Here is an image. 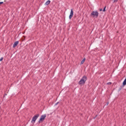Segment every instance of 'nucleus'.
<instances>
[{"label":"nucleus","instance_id":"ddd939ff","mask_svg":"<svg viewBox=\"0 0 126 126\" xmlns=\"http://www.w3.org/2000/svg\"><path fill=\"white\" fill-rule=\"evenodd\" d=\"M111 84H112V82H108V83H107V85H111Z\"/></svg>","mask_w":126,"mask_h":126},{"label":"nucleus","instance_id":"6ab92c4d","mask_svg":"<svg viewBox=\"0 0 126 126\" xmlns=\"http://www.w3.org/2000/svg\"><path fill=\"white\" fill-rule=\"evenodd\" d=\"M108 105H109V102H107L106 103V105L108 106Z\"/></svg>","mask_w":126,"mask_h":126},{"label":"nucleus","instance_id":"f257e3e1","mask_svg":"<svg viewBox=\"0 0 126 126\" xmlns=\"http://www.w3.org/2000/svg\"><path fill=\"white\" fill-rule=\"evenodd\" d=\"M87 80V77L86 75H84L82 77V79L78 82V84L79 85H82L83 84H85V82Z\"/></svg>","mask_w":126,"mask_h":126},{"label":"nucleus","instance_id":"9b49d317","mask_svg":"<svg viewBox=\"0 0 126 126\" xmlns=\"http://www.w3.org/2000/svg\"><path fill=\"white\" fill-rule=\"evenodd\" d=\"M84 62H85V58H84L81 62V64H83L84 63Z\"/></svg>","mask_w":126,"mask_h":126},{"label":"nucleus","instance_id":"6e6552de","mask_svg":"<svg viewBox=\"0 0 126 126\" xmlns=\"http://www.w3.org/2000/svg\"><path fill=\"white\" fill-rule=\"evenodd\" d=\"M124 87H125V85H124L123 84L121 86L119 89V91H121V90H122V89H123V88H124Z\"/></svg>","mask_w":126,"mask_h":126},{"label":"nucleus","instance_id":"2eb2a0df","mask_svg":"<svg viewBox=\"0 0 126 126\" xmlns=\"http://www.w3.org/2000/svg\"><path fill=\"white\" fill-rule=\"evenodd\" d=\"M97 117H98V115H96L95 116V117L94 118V119H95V118H97Z\"/></svg>","mask_w":126,"mask_h":126},{"label":"nucleus","instance_id":"f03ea898","mask_svg":"<svg viewBox=\"0 0 126 126\" xmlns=\"http://www.w3.org/2000/svg\"><path fill=\"white\" fill-rule=\"evenodd\" d=\"M39 116H40V115L39 114H37L34 115L32 118L31 123L32 124H35V122H36L37 119H38V118H39Z\"/></svg>","mask_w":126,"mask_h":126},{"label":"nucleus","instance_id":"423d86ee","mask_svg":"<svg viewBox=\"0 0 126 126\" xmlns=\"http://www.w3.org/2000/svg\"><path fill=\"white\" fill-rule=\"evenodd\" d=\"M50 3H51V0H47V1L45 3V5H49V4H50Z\"/></svg>","mask_w":126,"mask_h":126},{"label":"nucleus","instance_id":"f3484780","mask_svg":"<svg viewBox=\"0 0 126 126\" xmlns=\"http://www.w3.org/2000/svg\"><path fill=\"white\" fill-rule=\"evenodd\" d=\"M69 19H71V18H72V16H69Z\"/></svg>","mask_w":126,"mask_h":126},{"label":"nucleus","instance_id":"9d476101","mask_svg":"<svg viewBox=\"0 0 126 126\" xmlns=\"http://www.w3.org/2000/svg\"><path fill=\"white\" fill-rule=\"evenodd\" d=\"M123 85H124V86L126 85V78L123 81Z\"/></svg>","mask_w":126,"mask_h":126},{"label":"nucleus","instance_id":"39448f33","mask_svg":"<svg viewBox=\"0 0 126 126\" xmlns=\"http://www.w3.org/2000/svg\"><path fill=\"white\" fill-rule=\"evenodd\" d=\"M18 43H19V41H18L15 42L13 45V48H15V47H16L17 45H18Z\"/></svg>","mask_w":126,"mask_h":126},{"label":"nucleus","instance_id":"a211bd4d","mask_svg":"<svg viewBox=\"0 0 126 126\" xmlns=\"http://www.w3.org/2000/svg\"><path fill=\"white\" fill-rule=\"evenodd\" d=\"M3 3V2H0V4H2Z\"/></svg>","mask_w":126,"mask_h":126},{"label":"nucleus","instance_id":"20e7f679","mask_svg":"<svg viewBox=\"0 0 126 126\" xmlns=\"http://www.w3.org/2000/svg\"><path fill=\"white\" fill-rule=\"evenodd\" d=\"M91 15H93V16H98V15H99V13L97 11H93L92 12Z\"/></svg>","mask_w":126,"mask_h":126},{"label":"nucleus","instance_id":"dca6fc26","mask_svg":"<svg viewBox=\"0 0 126 126\" xmlns=\"http://www.w3.org/2000/svg\"><path fill=\"white\" fill-rule=\"evenodd\" d=\"M59 103H60L59 102H57V103L55 104V106H57V105H58V104H59Z\"/></svg>","mask_w":126,"mask_h":126},{"label":"nucleus","instance_id":"1a4fd4ad","mask_svg":"<svg viewBox=\"0 0 126 126\" xmlns=\"http://www.w3.org/2000/svg\"><path fill=\"white\" fill-rule=\"evenodd\" d=\"M69 16H73V10H72V9L71 10V12H70Z\"/></svg>","mask_w":126,"mask_h":126},{"label":"nucleus","instance_id":"7ed1b4c3","mask_svg":"<svg viewBox=\"0 0 126 126\" xmlns=\"http://www.w3.org/2000/svg\"><path fill=\"white\" fill-rule=\"evenodd\" d=\"M47 117L46 114H44L41 116L40 118L39 119L38 121L39 124H41V123H42V122H44L45 121V119H46V117Z\"/></svg>","mask_w":126,"mask_h":126},{"label":"nucleus","instance_id":"0eeeda50","mask_svg":"<svg viewBox=\"0 0 126 126\" xmlns=\"http://www.w3.org/2000/svg\"><path fill=\"white\" fill-rule=\"evenodd\" d=\"M106 6H105L103 8V9L102 8L99 9V11H102V10H103L102 11H103V12H105V11H106Z\"/></svg>","mask_w":126,"mask_h":126},{"label":"nucleus","instance_id":"f8f14e48","mask_svg":"<svg viewBox=\"0 0 126 126\" xmlns=\"http://www.w3.org/2000/svg\"><path fill=\"white\" fill-rule=\"evenodd\" d=\"M2 60H3V57H1V58L0 59V62H2Z\"/></svg>","mask_w":126,"mask_h":126},{"label":"nucleus","instance_id":"4468645a","mask_svg":"<svg viewBox=\"0 0 126 126\" xmlns=\"http://www.w3.org/2000/svg\"><path fill=\"white\" fill-rule=\"evenodd\" d=\"M114 2H118V0H114Z\"/></svg>","mask_w":126,"mask_h":126}]
</instances>
